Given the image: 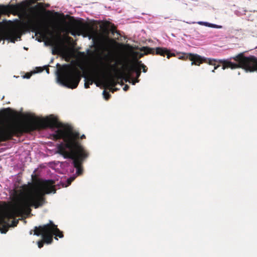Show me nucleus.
Returning <instances> with one entry per match:
<instances>
[{
  "label": "nucleus",
  "mask_w": 257,
  "mask_h": 257,
  "mask_svg": "<svg viewBox=\"0 0 257 257\" xmlns=\"http://www.w3.org/2000/svg\"><path fill=\"white\" fill-rule=\"evenodd\" d=\"M37 33H39L40 35L42 34V32L40 31H39Z\"/></svg>",
  "instance_id": "obj_26"
},
{
  "label": "nucleus",
  "mask_w": 257,
  "mask_h": 257,
  "mask_svg": "<svg viewBox=\"0 0 257 257\" xmlns=\"http://www.w3.org/2000/svg\"><path fill=\"white\" fill-rule=\"evenodd\" d=\"M55 75L58 84L71 89L76 88L81 79L79 73L75 68L67 65L57 69Z\"/></svg>",
  "instance_id": "obj_3"
},
{
  "label": "nucleus",
  "mask_w": 257,
  "mask_h": 257,
  "mask_svg": "<svg viewBox=\"0 0 257 257\" xmlns=\"http://www.w3.org/2000/svg\"><path fill=\"white\" fill-rule=\"evenodd\" d=\"M94 82V80L92 79H89L87 80L84 84V87L85 88H87L89 87L90 85H91Z\"/></svg>",
  "instance_id": "obj_13"
},
{
  "label": "nucleus",
  "mask_w": 257,
  "mask_h": 257,
  "mask_svg": "<svg viewBox=\"0 0 257 257\" xmlns=\"http://www.w3.org/2000/svg\"><path fill=\"white\" fill-rule=\"evenodd\" d=\"M96 86H98H98H99V83L96 82Z\"/></svg>",
  "instance_id": "obj_24"
},
{
  "label": "nucleus",
  "mask_w": 257,
  "mask_h": 257,
  "mask_svg": "<svg viewBox=\"0 0 257 257\" xmlns=\"http://www.w3.org/2000/svg\"><path fill=\"white\" fill-rule=\"evenodd\" d=\"M36 171V169L35 170V171H34V173H35Z\"/></svg>",
  "instance_id": "obj_32"
},
{
  "label": "nucleus",
  "mask_w": 257,
  "mask_h": 257,
  "mask_svg": "<svg viewBox=\"0 0 257 257\" xmlns=\"http://www.w3.org/2000/svg\"><path fill=\"white\" fill-rule=\"evenodd\" d=\"M203 23H204L203 21H199V22H197V24H198L199 25H202V26H203Z\"/></svg>",
  "instance_id": "obj_20"
},
{
  "label": "nucleus",
  "mask_w": 257,
  "mask_h": 257,
  "mask_svg": "<svg viewBox=\"0 0 257 257\" xmlns=\"http://www.w3.org/2000/svg\"><path fill=\"white\" fill-rule=\"evenodd\" d=\"M102 94L103 95L104 98L106 100H108L110 97V94L108 92H106L105 90L103 91Z\"/></svg>",
  "instance_id": "obj_14"
},
{
  "label": "nucleus",
  "mask_w": 257,
  "mask_h": 257,
  "mask_svg": "<svg viewBox=\"0 0 257 257\" xmlns=\"http://www.w3.org/2000/svg\"><path fill=\"white\" fill-rule=\"evenodd\" d=\"M25 118L30 123L40 124L45 128L51 131V135L53 140H61L58 145V153L65 159H69L70 164L67 165L66 171L68 174H76L64 179L61 182L63 187L68 186L75 179L77 175L82 173L81 164L88 157L89 154L80 145L78 140L79 134L73 130L71 126L63 124L58 121L53 115L46 117H40L33 113L24 114Z\"/></svg>",
  "instance_id": "obj_1"
},
{
  "label": "nucleus",
  "mask_w": 257,
  "mask_h": 257,
  "mask_svg": "<svg viewBox=\"0 0 257 257\" xmlns=\"http://www.w3.org/2000/svg\"><path fill=\"white\" fill-rule=\"evenodd\" d=\"M55 50L53 49L52 50V53H53V54H55Z\"/></svg>",
  "instance_id": "obj_23"
},
{
  "label": "nucleus",
  "mask_w": 257,
  "mask_h": 257,
  "mask_svg": "<svg viewBox=\"0 0 257 257\" xmlns=\"http://www.w3.org/2000/svg\"><path fill=\"white\" fill-rule=\"evenodd\" d=\"M183 58H184V56H180L179 57V59H183Z\"/></svg>",
  "instance_id": "obj_27"
},
{
  "label": "nucleus",
  "mask_w": 257,
  "mask_h": 257,
  "mask_svg": "<svg viewBox=\"0 0 257 257\" xmlns=\"http://www.w3.org/2000/svg\"><path fill=\"white\" fill-rule=\"evenodd\" d=\"M34 235L41 236L42 240L38 241V245L39 248L43 246L44 242L47 244H50L53 241V236L55 235V239L58 240L57 236L60 238L63 237L62 231H60L57 226L54 224L53 221L50 220L49 223L38 227L35 226L34 230Z\"/></svg>",
  "instance_id": "obj_4"
},
{
  "label": "nucleus",
  "mask_w": 257,
  "mask_h": 257,
  "mask_svg": "<svg viewBox=\"0 0 257 257\" xmlns=\"http://www.w3.org/2000/svg\"><path fill=\"white\" fill-rule=\"evenodd\" d=\"M84 37H88L89 40H92V44L91 46V47L93 48L95 45V39L94 38L93 36L91 34H86L84 36Z\"/></svg>",
  "instance_id": "obj_12"
},
{
  "label": "nucleus",
  "mask_w": 257,
  "mask_h": 257,
  "mask_svg": "<svg viewBox=\"0 0 257 257\" xmlns=\"http://www.w3.org/2000/svg\"><path fill=\"white\" fill-rule=\"evenodd\" d=\"M24 49H25V50H27V48H26V47H24Z\"/></svg>",
  "instance_id": "obj_28"
},
{
  "label": "nucleus",
  "mask_w": 257,
  "mask_h": 257,
  "mask_svg": "<svg viewBox=\"0 0 257 257\" xmlns=\"http://www.w3.org/2000/svg\"><path fill=\"white\" fill-rule=\"evenodd\" d=\"M134 72L136 73V79L134 78V76L130 73L124 74L120 71H115L114 72V76L118 79H122L126 82L132 83L133 85H135L136 83L139 82V77L140 76L141 71L140 70H134Z\"/></svg>",
  "instance_id": "obj_7"
},
{
  "label": "nucleus",
  "mask_w": 257,
  "mask_h": 257,
  "mask_svg": "<svg viewBox=\"0 0 257 257\" xmlns=\"http://www.w3.org/2000/svg\"><path fill=\"white\" fill-rule=\"evenodd\" d=\"M87 53L90 56H93L95 53V51L92 52L90 49H88L86 50Z\"/></svg>",
  "instance_id": "obj_16"
},
{
  "label": "nucleus",
  "mask_w": 257,
  "mask_h": 257,
  "mask_svg": "<svg viewBox=\"0 0 257 257\" xmlns=\"http://www.w3.org/2000/svg\"><path fill=\"white\" fill-rule=\"evenodd\" d=\"M32 75V74L31 73H27L25 75H23V78H27L29 79Z\"/></svg>",
  "instance_id": "obj_17"
},
{
  "label": "nucleus",
  "mask_w": 257,
  "mask_h": 257,
  "mask_svg": "<svg viewBox=\"0 0 257 257\" xmlns=\"http://www.w3.org/2000/svg\"><path fill=\"white\" fill-rule=\"evenodd\" d=\"M57 66H60L59 64V63H57Z\"/></svg>",
  "instance_id": "obj_30"
},
{
  "label": "nucleus",
  "mask_w": 257,
  "mask_h": 257,
  "mask_svg": "<svg viewBox=\"0 0 257 257\" xmlns=\"http://www.w3.org/2000/svg\"><path fill=\"white\" fill-rule=\"evenodd\" d=\"M11 137L10 127L5 124H0V142L9 139ZM55 182L52 180H39L31 185L21 186L14 188L11 197L16 204L17 208L4 212L0 211V231L6 233L9 227L17 226L19 220L14 218L16 211L30 212L31 206L37 208L43 205L44 202L43 195L55 193L54 189Z\"/></svg>",
  "instance_id": "obj_2"
},
{
  "label": "nucleus",
  "mask_w": 257,
  "mask_h": 257,
  "mask_svg": "<svg viewBox=\"0 0 257 257\" xmlns=\"http://www.w3.org/2000/svg\"><path fill=\"white\" fill-rule=\"evenodd\" d=\"M111 78L110 80V83L111 85L112 86V87L110 88V91L112 92H114V91H116L117 90H118V88L114 87V86L115 85H116L118 83H119L118 80H124L122 79H118L114 76V74L115 71H119V70H118L116 68L115 64L111 65Z\"/></svg>",
  "instance_id": "obj_9"
},
{
  "label": "nucleus",
  "mask_w": 257,
  "mask_h": 257,
  "mask_svg": "<svg viewBox=\"0 0 257 257\" xmlns=\"http://www.w3.org/2000/svg\"><path fill=\"white\" fill-rule=\"evenodd\" d=\"M46 71L47 74H49V69L48 68H47Z\"/></svg>",
  "instance_id": "obj_22"
},
{
  "label": "nucleus",
  "mask_w": 257,
  "mask_h": 257,
  "mask_svg": "<svg viewBox=\"0 0 257 257\" xmlns=\"http://www.w3.org/2000/svg\"><path fill=\"white\" fill-rule=\"evenodd\" d=\"M189 59L192 61L191 62V65H199L200 64L202 63V62L206 63L209 65H213L214 66V69L212 71V72H215V70L217 69V68H218L220 65H216V63L217 62V61L215 59H212L210 58H206L204 57H202L200 56L197 55V54H189ZM234 57H231L230 59H228L227 60L231 61V60L232 59H234ZM220 60H219L218 62H219L220 63H222L223 66H224V64L220 62ZM223 67V66H222ZM223 67H222V69Z\"/></svg>",
  "instance_id": "obj_6"
},
{
  "label": "nucleus",
  "mask_w": 257,
  "mask_h": 257,
  "mask_svg": "<svg viewBox=\"0 0 257 257\" xmlns=\"http://www.w3.org/2000/svg\"><path fill=\"white\" fill-rule=\"evenodd\" d=\"M18 39H20V37H17L16 38H14L13 37H10L9 38V40H10V41L12 42V43H15L16 41H18Z\"/></svg>",
  "instance_id": "obj_15"
},
{
  "label": "nucleus",
  "mask_w": 257,
  "mask_h": 257,
  "mask_svg": "<svg viewBox=\"0 0 257 257\" xmlns=\"http://www.w3.org/2000/svg\"><path fill=\"white\" fill-rule=\"evenodd\" d=\"M142 51L144 52L145 54H156L157 55H160L163 56L167 55V58L168 59L172 56H175L174 53L170 52L167 48L163 47H157L155 49L147 47H143Z\"/></svg>",
  "instance_id": "obj_8"
},
{
  "label": "nucleus",
  "mask_w": 257,
  "mask_h": 257,
  "mask_svg": "<svg viewBox=\"0 0 257 257\" xmlns=\"http://www.w3.org/2000/svg\"><path fill=\"white\" fill-rule=\"evenodd\" d=\"M85 138V135H82V136H81V137H80V138H81V139H84Z\"/></svg>",
  "instance_id": "obj_21"
},
{
  "label": "nucleus",
  "mask_w": 257,
  "mask_h": 257,
  "mask_svg": "<svg viewBox=\"0 0 257 257\" xmlns=\"http://www.w3.org/2000/svg\"><path fill=\"white\" fill-rule=\"evenodd\" d=\"M138 65L140 66L141 68L143 69V71L144 73H146L147 71V67L146 65L142 63L141 61H138L137 62Z\"/></svg>",
  "instance_id": "obj_11"
},
{
  "label": "nucleus",
  "mask_w": 257,
  "mask_h": 257,
  "mask_svg": "<svg viewBox=\"0 0 257 257\" xmlns=\"http://www.w3.org/2000/svg\"><path fill=\"white\" fill-rule=\"evenodd\" d=\"M36 69H38V70L37 71V72H41L43 71V70L42 69V68L41 67H37Z\"/></svg>",
  "instance_id": "obj_19"
},
{
  "label": "nucleus",
  "mask_w": 257,
  "mask_h": 257,
  "mask_svg": "<svg viewBox=\"0 0 257 257\" xmlns=\"http://www.w3.org/2000/svg\"><path fill=\"white\" fill-rule=\"evenodd\" d=\"M129 88V86L127 85H125L124 87L123 88V89L124 91H127Z\"/></svg>",
  "instance_id": "obj_18"
},
{
  "label": "nucleus",
  "mask_w": 257,
  "mask_h": 257,
  "mask_svg": "<svg viewBox=\"0 0 257 257\" xmlns=\"http://www.w3.org/2000/svg\"><path fill=\"white\" fill-rule=\"evenodd\" d=\"M38 42H41V41L40 40H38Z\"/></svg>",
  "instance_id": "obj_31"
},
{
  "label": "nucleus",
  "mask_w": 257,
  "mask_h": 257,
  "mask_svg": "<svg viewBox=\"0 0 257 257\" xmlns=\"http://www.w3.org/2000/svg\"><path fill=\"white\" fill-rule=\"evenodd\" d=\"M144 55V54H141V56H143Z\"/></svg>",
  "instance_id": "obj_29"
},
{
  "label": "nucleus",
  "mask_w": 257,
  "mask_h": 257,
  "mask_svg": "<svg viewBox=\"0 0 257 257\" xmlns=\"http://www.w3.org/2000/svg\"><path fill=\"white\" fill-rule=\"evenodd\" d=\"M203 26L216 29H221L222 28V26L221 25H218L216 24L210 23L207 22H204Z\"/></svg>",
  "instance_id": "obj_10"
},
{
  "label": "nucleus",
  "mask_w": 257,
  "mask_h": 257,
  "mask_svg": "<svg viewBox=\"0 0 257 257\" xmlns=\"http://www.w3.org/2000/svg\"><path fill=\"white\" fill-rule=\"evenodd\" d=\"M234 59L235 63L228 60H221L220 62L224 64L222 69L242 68L246 72H253L257 70V58L253 56L245 57L240 53L236 56Z\"/></svg>",
  "instance_id": "obj_5"
},
{
  "label": "nucleus",
  "mask_w": 257,
  "mask_h": 257,
  "mask_svg": "<svg viewBox=\"0 0 257 257\" xmlns=\"http://www.w3.org/2000/svg\"><path fill=\"white\" fill-rule=\"evenodd\" d=\"M33 230H30V234H32L33 233Z\"/></svg>",
  "instance_id": "obj_25"
}]
</instances>
